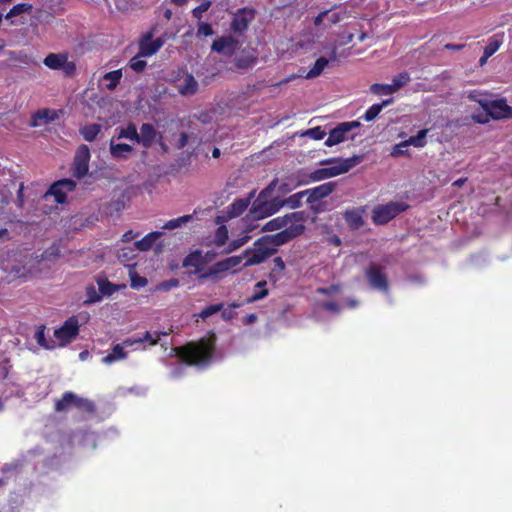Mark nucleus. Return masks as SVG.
Segmentation results:
<instances>
[{"label": "nucleus", "instance_id": "nucleus-1", "mask_svg": "<svg viewBox=\"0 0 512 512\" xmlns=\"http://www.w3.org/2000/svg\"><path fill=\"white\" fill-rule=\"evenodd\" d=\"M299 232V229L268 235L258 239L252 248L246 249L241 256H244L243 267H249L263 263L274 252L275 247L289 241V236Z\"/></svg>", "mask_w": 512, "mask_h": 512}, {"label": "nucleus", "instance_id": "nucleus-2", "mask_svg": "<svg viewBox=\"0 0 512 512\" xmlns=\"http://www.w3.org/2000/svg\"><path fill=\"white\" fill-rule=\"evenodd\" d=\"M277 181L273 180L265 189H263L256 200L253 202L247 216L241 222L252 223L277 213L282 207L279 195H274Z\"/></svg>", "mask_w": 512, "mask_h": 512}, {"label": "nucleus", "instance_id": "nucleus-3", "mask_svg": "<svg viewBox=\"0 0 512 512\" xmlns=\"http://www.w3.org/2000/svg\"><path fill=\"white\" fill-rule=\"evenodd\" d=\"M215 338L202 339L183 347L174 348L175 354L188 365L205 366L212 357Z\"/></svg>", "mask_w": 512, "mask_h": 512}, {"label": "nucleus", "instance_id": "nucleus-4", "mask_svg": "<svg viewBox=\"0 0 512 512\" xmlns=\"http://www.w3.org/2000/svg\"><path fill=\"white\" fill-rule=\"evenodd\" d=\"M477 101L483 108V112L472 115V119L475 122L486 124L490 119H512V107L507 104L506 99H479Z\"/></svg>", "mask_w": 512, "mask_h": 512}, {"label": "nucleus", "instance_id": "nucleus-5", "mask_svg": "<svg viewBox=\"0 0 512 512\" xmlns=\"http://www.w3.org/2000/svg\"><path fill=\"white\" fill-rule=\"evenodd\" d=\"M303 221L304 215L302 212H292L285 216L271 219L262 227V231L272 232L282 229L280 233H284L286 231H294V229H299V232L289 236V240H291L292 238L300 235L304 231Z\"/></svg>", "mask_w": 512, "mask_h": 512}, {"label": "nucleus", "instance_id": "nucleus-6", "mask_svg": "<svg viewBox=\"0 0 512 512\" xmlns=\"http://www.w3.org/2000/svg\"><path fill=\"white\" fill-rule=\"evenodd\" d=\"M361 161L362 156H353L338 161L326 160L323 162V164H329L330 166L314 171L311 174V178L314 181H320L323 179L338 176L340 174L348 172L351 168L359 164Z\"/></svg>", "mask_w": 512, "mask_h": 512}, {"label": "nucleus", "instance_id": "nucleus-7", "mask_svg": "<svg viewBox=\"0 0 512 512\" xmlns=\"http://www.w3.org/2000/svg\"><path fill=\"white\" fill-rule=\"evenodd\" d=\"M244 256L237 255L228 257L219 261L207 268V271L200 274V279H207L209 277H217L219 274L232 271L236 272L243 267Z\"/></svg>", "mask_w": 512, "mask_h": 512}, {"label": "nucleus", "instance_id": "nucleus-8", "mask_svg": "<svg viewBox=\"0 0 512 512\" xmlns=\"http://www.w3.org/2000/svg\"><path fill=\"white\" fill-rule=\"evenodd\" d=\"M72 406L85 412L94 411V404L92 401L79 397L73 392H65L63 396L55 402V410L58 412L66 411Z\"/></svg>", "mask_w": 512, "mask_h": 512}, {"label": "nucleus", "instance_id": "nucleus-9", "mask_svg": "<svg viewBox=\"0 0 512 512\" xmlns=\"http://www.w3.org/2000/svg\"><path fill=\"white\" fill-rule=\"evenodd\" d=\"M407 205L399 202H391L386 205H379L373 210V221L376 224H385L397 216L400 212L406 210Z\"/></svg>", "mask_w": 512, "mask_h": 512}, {"label": "nucleus", "instance_id": "nucleus-10", "mask_svg": "<svg viewBox=\"0 0 512 512\" xmlns=\"http://www.w3.org/2000/svg\"><path fill=\"white\" fill-rule=\"evenodd\" d=\"M410 81L408 73H400L393 78L391 84H373L370 87L372 93L377 95H390L398 91L400 88L406 86Z\"/></svg>", "mask_w": 512, "mask_h": 512}, {"label": "nucleus", "instance_id": "nucleus-11", "mask_svg": "<svg viewBox=\"0 0 512 512\" xmlns=\"http://www.w3.org/2000/svg\"><path fill=\"white\" fill-rule=\"evenodd\" d=\"M79 331V323L78 320L74 317L69 318L62 327L55 330L54 336L57 340V344L59 346H64L67 343L71 342L78 334Z\"/></svg>", "mask_w": 512, "mask_h": 512}, {"label": "nucleus", "instance_id": "nucleus-12", "mask_svg": "<svg viewBox=\"0 0 512 512\" xmlns=\"http://www.w3.org/2000/svg\"><path fill=\"white\" fill-rule=\"evenodd\" d=\"M360 126L358 121L343 122L332 129L325 141L326 146H334L348 139L347 134L354 128Z\"/></svg>", "mask_w": 512, "mask_h": 512}, {"label": "nucleus", "instance_id": "nucleus-13", "mask_svg": "<svg viewBox=\"0 0 512 512\" xmlns=\"http://www.w3.org/2000/svg\"><path fill=\"white\" fill-rule=\"evenodd\" d=\"M90 151L86 145H81L76 151L73 172L78 178H82L88 172Z\"/></svg>", "mask_w": 512, "mask_h": 512}, {"label": "nucleus", "instance_id": "nucleus-14", "mask_svg": "<svg viewBox=\"0 0 512 512\" xmlns=\"http://www.w3.org/2000/svg\"><path fill=\"white\" fill-rule=\"evenodd\" d=\"M335 186L336 184L334 182H327L315 188L305 190L307 202L311 205V208L317 211L318 208L314 205V203L331 194L334 191Z\"/></svg>", "mask_w": 512, "mask_h": 512}, {"label": "nucleus", "instance_id": "nucleus-15", "mask_svg": "<svg viewBox=\"0 0 512 512\" xmlns=\"http://www.w3.org/2000/svg\"><path fill=\"white\" fill-rule=\"evenodd\" d=\"M143 339H126L122 343L115 345L112 348V352L105 356L102 359V362L105 364H111L115 361L125 359L127 357V353L125 352V349L128 347H131L135 344L142 343Z\"/></svg>", "mask_w": 512, "mask_h": 512}, {"label": "nucleus", "instance_id": "nucleus-16", "mask_svg": "<svg viewBox=\"0 0 512 512\" xmlns=\"http://www.w3.org/2000/svg\"><path fill=\"white\" fill-rule=\"evenodd\" d=\"M239 48V42L232 36L220 37L212 44L213 51L225 56H232Z\"/></svg>", "mask_w": 512, "mask_h": 512}, {"label": "nucleus", "instance_id": "nucleus-17", "mask_svg": "<svg viewBox=\"0 0 512 512\" xmlns=\"http://www.w3.org/2000/svg\"><path fill=\"white\" fill-rule=\"evenodd\" d=\"M75 182L70 179H63L53 184L46 196H54L57 203H64L66 201V193L75 188Z\"/></svg>", "mask_w": 512, "mask_h": 512}, {"label": "nucleus", "instance_id": "nucleus-18", "mask_svg": "<svg viewBox=\"0 0 512 512\" xmlns=\"http://www.w3.org/2000/svg\"><path fill=\"white\" fill-rule=\"evenodd\" d=\"M174 86L183 96H191L198 91V82L191 74H183L179 76L175 80Z\"/></svg>", "mask_w": 512, "mask_h": 512}, {"label": "nucleus", "instance_id": "nucleus-19", "mask_svg": "<svg viewBox=\"0 0 512 512\" xmlns=\"http://www.w3.org/2000/svg\"><path fill=\"white\" fill-rule=\"evenodd\" d=\"M160 139L161 135L151 124H142L140 132H138V144H141L144 148H149L154 142Z\"/></svg>", "mask_w": 512, "mask_h": 512}, {"label": "nucleus", "instance_id": "nucleus-20", "mask_svg": "<svg viewBox=\"0 0 512 512\" xmlns=\"http://www.w3.org/2000/svg\"><path fill=\"white\" fill-rule=\"evenodd\" d=\"M163 45L160 38L153 39L152 36L146 35L140 42V56L148 57L155 54Z\"/></svg>", "mask_w": 512, "mask_h": 512}, {"label": "nucleus", "instance_id": "nucleus-21", "mask_svg": "<svg viewBox=\"0 0 512 512\" xmlns=\"http://www.w3.org/2000/svg\"><path fill=\"white\" fill-rule=\"evenodd\" d=\"M370 285L379 290H386L387 279L386 276L376 266L370 267L366 272Z\"/></svg>", "mask_w": 512, "mask_h": 512}, {"label": "nucleus", "instance_id": "nucleus-22", "mask_svg": "<svg viewBox=\"0 0 512 512\" xmlns=\"http://www.w3.org/2000/svg\"><path fill=\"white\" fill-rule=\"evenodd\" d=\"M183 265L185 267H193L194 273L198 275V278L200 279V274H203L207 271V269H204V261L201 252L196 251L194 253H191L188 255Z\"/></svg>", "mask_w": 512, "mask_h": 512}, {"label": "nucleus", "instance_id": "nucleus-23", "mask_svg": "<svg viewBox=\"0 0 512 512\" xmlns=\"http://www.w3.org/2000/svg\"><path fill=\"white\" fill-rule=\"evenodd\" d=\"M57 117H58V114L54 110H48V109L40 110L33 115L31 126L37 127L42 124L50 123V122L54 121L55 119H57Z\"/></svg>", "mask_w": 512, "mask_h": 512}, {"label": "nucleus", "instance_id": "nucleus-24", "mask_svg": "<svg viewBox=\"0 0 512 512\" xmlns=\"http://www.w3.org/2000/svg\"><path fill=\"white\" fill-rule=\"evenodd\" d=\"M253 19L251 12L242 11L237 13L231 23V28L236 32H242L245 30L249 22Z\"/></svg>", "mask_w": 512, "mask_h": 512}, {"label": "nucleus", "instance_id": "nucleus-25", "mask_svg": "<svg viewBox=\"0 0 512 512\" xmlns=\"http://www.w3.org/2000/svg\"><path fill=\"white\" fill-rule=\"evenodd\" d=\"M115 137L110 142V153L114 158H127L133 151L129 144L115 143Z\"/></svg>", "mask_w": 512, "mask_h": 512}, {"label": "nucleus", "instance_id": "nucleus-26", "mask_svg": "<svg viewBox=\"0 0 512 512\" xmlns=\"http://www.w3.org/2000/svg\"><path fill=\"white\" fill-rule=\"evenodd\" d=\"M116 139H127L132 142L138 143V131L134 124H129L127 127L117 128L115 130Z\"/></svg>", "mask_w": 512, "mask_h": 512}, {"label": "nucleus", "instance_id": "nucleus-27", "mask_svg": "<svg viewBox=\"0 0 512 512\" xmlns=\"http://www.w3.org/2000/svg\"><path fill=\"white\" fill-rule=\"evenodd\" d=\"M122 78V71L115 70L106 73L102 78V85L108 90H114Z\"/></svg>", "mask_w": 512, "mask_h": 512}, {"label": "nucleus", "instance_id": "nucleus-28", "mask_svg": "<svg viewBox=\"0 0 512 512\" xmlns=\"http://www.w3.org/2000/svg\"><path fill=\"white\" fill-rule=\"evenodd\" d=\"M162 232L154 231L148 233L144 238L135 243L136 247L141 251L149 250L152 245L162 236Z\"/></svg>", "mask_w": 512, "mask_h": 512}, {"label": "nucleus", "instance_id": "nucleus-29", "mask_svg": "<svg viewBox=\"0 0 512 512\" xmlns=\"http://www.w3.org/2000/svg\"><path fill=\"white\" fill-rule=\"evenodd\" d=\"M242 223H243V227H245V230H244L245 233H249L250 231L254 230L257 227L256 224L245 223V222H242ZM249 240H250V236L248 234L244 235L243 237H241L239 239L233 240L229 244L228 252H231V251H234V250L240 248L245 243H247Z\"/></svg>", "mask_w": 512, "mask_h": 512}, {"label": "nucleus", "instance_id": "nucleus-30", "mask_svg": "<svg viewBox=\"0 0 512 512\" xmlns=\"http://www.w3.org/2000/svg\"><path fill=\"white\" fill-rule=\"evenodd\" d=\"M67 63V56L64 54H49L44 59V64L50 69H60L64 64Z\"/></svg>", "mask_w": 512, "mask_h": 512}, {"label": "nucleus", "instance_id": "nucleus-31", "mask_svg": "<svg viewBox=\"0 0 512 512\" xmlns=\"http://www.w3.org/2000/svg\"><path fill=\"white\" fill-rule=\"evenodd\" d=\"M72 443L74 445L96 446V437L93 433L79 432L73 436Z\"/></svg>", "mask_w": 512, "mask_h": 512}, {"label": "nucleus", "instance_id": "nucleus-32", "mask_svg": "<svg viewBox=\"0 0 512 512\" xmlns=\"http://www.w3.org/2000/svg\"><path fill=\"white\" fill-rule=\"evenodd\" d=\"M267 282L266 281H260L256 283L254 287L253 294L246 299L247 303H253L258 300H261L265 298L268 295V290L266 289Z\"/></svg>", "mask_w": 512, "mask_h": 512}, {"label": "nucleus", "instance_id": "nucleus-33", "mask_svg": "<svg viewBox=\"0 0 512 512\" xmlns=\"http://www.w3.org/2000/svg\"><path fill=\"white\" fill-rule=\"evenodd\" d=\"M346 222L353 228H359L363 224L362 213L358 209H352L345 212Z\"/></svg>", "mask_w": 512, "mask_h": 512}, {"label": "nucleus", "instance_id": "nucleus-34", "mask_svg": "<svg viewBox=\"0 0 512 512\" xmlns=\"http://www.w3.org/2000/svg\"><path fill=\"white\" fill-rule=\"evenodd\" d=\"M329 60L324 57H320L315 62L314 66L308 71V73L304 76L306 79H312L318 77L325 67L328 65Z\"/></svg>", "mask_w": 512, "mask_h": 512}, {"label": "nucleus", "instance_id": "nucleus-35", "mask_svg": "<svg viewBox=\"0 0 512 512\" xmlns=\"http://www.w3.org/2000/svg\"><path fill=\"white\" fill-rule=\"evenodd\" d=\"M277 181V185L275 187V190H277V193L275 195H279V198H281L282 195L292 191L294 188L298 186V183L294 182L291 179H282L279 181L278 179H275Z\"/></svg>", "mask_w": 512, "mask_h": 512}, {"label": "nucleus", "instance_id": "nucleus-36", "mask_svg": "<svg viewBox=\"0 0 512 512\" xmlns=\"http://www.w3.org/2000/svg\"><path fill=\"white\" fill-rule=\"evenodd\" d=\"M428 129L420 130L417 135L411 136L408 140H405L408 146H414L416 148H422L427 144L426 137L428 135Z\"/></svg>", "mask_w": 512, "mask_h": 512}, {"label": "nucleus", "instance_id": "nucleus-37", "mask_svg": "<svg viewBox=\"0 0 512 512\" xmlns=\"http://www.w3.org/2000/svg\"><path fill=\"white\" fill-rule=\"evenodd\" d=\"M250 199H238L229 207V214L232 217L241 215L249 206Z\"/></svg>", "mask_w": 512, "mask_h": 512}, {"label": "nucleus", "instance_id": "nucleus-38", "mask_svg": "<svg viewBox=\"0 0 512 512\" xmlns=\"http://www.w3.org/2000/svg\"><path fill=\"white\" fill-rule=\"evenodd\" d=\"M191 219V215H184L175 219H171L167 221L162 228L166 230H174L187 224Z\"/></svg>", "mask_w": 512, "mask_h": 512}, {"label": "nucleus", "instance_id": "nucleus-39", "mask_svg": "<svg viewBox=\"0 0 512 512\" xmlns=\"http://www.w3.org/2000/svg\"><path fill=\"white\" fill-rule=\"evenodd\" d=\"M502 45V38L499 35H495L490 38L489 43L484 48V54L491 57Z\"/></svg>", "mask_w": 512, "mask_h": 512}, {"label": "nucleus", "instance_id": "nucleus-40", "mask_svg": "<svg viewBox=\"0 0 512 512\" xmlns=\"http://www.w3.org/2000/svg\"><path fill=\"white\" fill-rule=\"evenodd\" d=\"M256 62V58L252 54L236 57L235 64L237 68L248 69L252 67Z\"/></svg>", "mask_w": 512, "mask_h": 512}, {"label": "nucleus", "instance_id": "nucleus-41", "mask_svg": "<svg viewBox=\"0 0 512 512\" xmlns=\"http://www.w3.org/2000/svg\"><path fill=\"white\" fill-rule=\"evenodd\" d=\"M100 130H101V126L100 125L92 124V125H89V126H85L81 130V134L83 135L85 140L93 141L96 138V136L98 135V133L100 132Z\"/></svg>", "mask_w": 512, "mask_h": 512}, {"label": "nucleus", "instance_id": "nucleus-42", "mask_svg": "<svg viewBox=\"0 0 512 512\" xmlns=\"http://www.w3.org/2000/svg\"><path fill=\"white\" fill-rule=\"evenodd\" d=\"M306 196L305 191H301L291 195L290 197L282 200L283 206H288L290 208H296L300 205L302 198Z\"/></svg>", "mask_w": 512, "mask_h": 512}, {"label": "nucleus", "instance_id": "nucleus-43", "mask_svg": "<svg viewBox=\"0 0 512 512\" xmlns=\"http://www.w3.org/2000/svg\"><path fill=\"white\" fill-rule=\"evenodd\" d=\"M98 290L101 293V296L111 295L116 291V286L110 283L108 280L99 279L97 281Z\"/></svg>", "mask_w": 512, "mask_h": 512}, {"label": "nucleus", "instance_id": "nucleus-44", "mask_svg": "<svg viewBox=\"0 0 512 512\" xmlns=\"http://www.w3.org/2000/svg\"><path fill=\"white\" fill-rule=\"evenodd\" d=\"M86 296L87 299L85 303H95L102 299L100 291L94 285H88L86 287Z\"/></svg>", "mask_w": 512, "mask_h": 512}, {"label": "nucleus", "instance_id": "nucleus-45", "mask_svg": "<svg viewBox=\"0 0 512 512\" xmlns=\"http://www.w3.org/2000/svg\"><path fill=\"white\" fill-rule=\"evenodd\" d=\"M228 239V229L226 226L222 225L217 228L214 235V243L217 246H222L226 243Z\"/></svg>", "mask_w": 512, "mask_h": 512}, {"label": "nucleus", "instance_id": "nucleus-46", "mask_svg": "<svg viewBox=\"0 0 512 512\" xmlns=\"http://www.w3.org/2000/svg\"><path fill=\"white\" fill-rule=\"evenodd\" d=\"M222 308H223L222 304L209 305L200 312L199 317L202 319H206V318L214 315L215 313L221 311Z\"/></svg>", "mask_w": 512, "mask_h": 512}, {"label": "nucleus", "instance_id": "nucleus-47", "mask_svg": "<svg viewBox=\"0 0 512 512\" xmlns=\"http://www.w3.org/2000/svg\"><path fill=\"white\" fill-rule=\"evenodd\" d=\"M383 109V105L374 104L364 114L363 118L366 121L374 120Z\"/></svg>", "mask_w": 512, "mask_h": 512}, {"label": "nucleus", "instance_id": "nucleus-48", "mask_svg": "<svg viewBox=\"0 0 512 512\" xmlns=\"http://www.w3.org/2000/svg\"><path fill=\"white\" fill-rule=\"evenodd\" d=\"M164 335L166 336V332H146L144 337L142 338L143 341L149 342L151 345H156L158 341L160 340V336Z\"/></svg>", "mask_w": 512, "mask_h": 512}, {"label": "nucleus", "instance_id": "nucleus-49", "mask_svg": "<svg viewBox=\"0 0 512 512\" xmlns=\"http://www.w3.org/2000/svg\"><path fill=\"white\" fill-rule=\"evenodd\" d=\"M140 57V55L135 56L129 62L130 67L136 72H140L146 67V61L142 60Z\"/></svg>", "mask_w": 512, "mask_h": 512}, {"label": "nucleus", "instance_id": "nucleus-50", "mask_svg": "<svg viewBox=\"0 0 512 512\" xmlns=\"http://www.w3.org/2000/svg\"><path fill=\"white\" fill-rule=\"evenodd\" d=\"M178 286H179V280H177V279H169V280L161 282L157 286V289L161 290V291H169V290H171L173 288H176Z\"/></svg>", "mask_w": 512, "mask_h": 512}, {"label": "nucleus", "instance_id": "nucleus-51", "mask_svg": "<svg viewBox=\"0 0 512 512\" xmlns=\"http://www.w3.org/2000/svg\"><path fill=\"white\" fill-rule=\"evenodd\" d=\"M407 148H408V144L406 143V141L396 144L392 148L391 155L393 157H398V156L404 155L407 152Z\"/></svg>", "mask_w": 512, "mask_h": 512}, {"label": "nucleus", "instance_id": "nucleus-52", "mask_svg": "<svg viewBox=\"0 0 512 512\" xmlns=\"http://www.w3.org/2000/svg\"><path fill=\"white\" fill-rule=\"evenodd\" d=\"M29 9V6L26 5V4H18V5H15L6 15V18L9 19V18H12L14 16H17V15H20L22 13H24L25 11H27Z\"/></svg>", "mask_w": 512, "mask_h": 512}, {"label": "nucleus", "instance_id": "nucleus-53", "mask_svg": "<svg viewBox=\"0 0 512 512\" xmlns=\"http://www.w3.org/2000/svg\"><path fill=\"white\" fill-rule=\"evenodd\" d=\"M304 135L309 136L310 138L315 140H321L324 138L326 133L323 130H321L320 127H315L307 130Z\"/></svg>", "mask_w": 512, "mask_h": 512}, {"label": "nucleus", "instance_id": "nucleus-54", "mask_svg": "<svg viewBox=\"0 0 512 512\" xmlns=\"http://www.w3.org/2000/svg\"><path fill=\"white\" fill-rule=\"evenodd\" d=\"M35 339L37 340L38 344L47 348V349H52L54 348V345H48L45 341V333H44V329H39L36 333H35Z\"/></svg>", "mask_w": 512, "mask_h": 512}, {"label": "nucleus", "instance_id": "nucleus-55", "mask_svg": "<svg viewBox=\"0 0 512 512\" xmlns=\"http://www.w3.org/2000/svg\"><path fill=\"white\" fill-rule=\"evenodd\" d=\"M210 7V3L209 2H205V3H202L201 5H199L198 7H196L194 10H193V16L197 19H200L202 17V14L208 10V8Z\"/></svg>", "mask_w": 512, "mask_h": 512}, {"label": "nucleus", "instance_id": "nucleus-56", "mask_svg": "<svg viewBox=\"0 0 512 512\" xmlns=\"http://www.w3.org/2000/svg\"><path fill=\"white\" fill-rule=\"evenodd\" d=\"M239 306H240L239 304L233 303L229 309H224L221 314L222 318L226 321L234 318L235 314H234L233 308H237Z\"/></svg>", "mask_w": 512, "mask_h": 512}, {"label": "nucleus", "instance_id": "nucleus-57", "mask_svg": "<svg viewBox=\"0 0 512 512\" xmlns=\"http://www.w3.org/2000/svg\"><path fill=\"white\" fill-rule=\"evenodd\" d=\"M198 34L203 36H210L213 34V30L209 24L201 23L198 28Z\"/></svg>", "mask_w": 512, "mask_h": 512}, {"label": "nucleus", "instance_id": "nucleus-58", "mask_svg": "<svg viewBox=\"0 0 512 512\" xmlns=\"http://www.w3.org/2000/svg\"><path fill=\"white\" fill-rule=\"evenodd\" d=\"M147 284V280L143 277L132 278V287H143Z\"/></svg>", "mask_w": 512, "mask_h": 512}, {"label": "nucleus", "instance_id": "nucleus-59", "mask_svg": "<svg viewBox=\"0 0 512 512\" xmlns=\"http://www.w3.org/2000/svg\"><path fill=\"white\" fill-rule=\"evenodd\" d=\"M273 262H274L275 268H277V269H278V270H280V271L284 270V268H285V263H284V261L282 260V258H280V257H276V258H274Z\"/></svg>", "mask_w": 512, "mask_h": 512}, {"label": "nucleus", "instance_id": "nucleus-60", "mask_svg": "<svg viewBox=\"0 0 512 512\" xmlns=\"http://www.w3.org/2000/svg\"><path fill=\"white\" fill-rule=\"evenodd\" d=\"M187 144V135L185 133H181L178 148H183Z\"/></svg>", "mask_w": 512, "mask_h": 512}, {"label": "nucleus", "instance_id": "nucleus-61", "mask_svg": "<svg viewBox=\"0 0 512 512\" xmlns=\"http://www.w3.org/2000/svg\"><path fill=\"white\" fill-rule=\"evenodd\" d=\"M324 308L328 311H332V312H338V307L336 304L334 303H325L324 304Z\"/></svg>", "mask_w": 512, "mask_h": 512}, {"label": "nucleus", "instance_id": "nucleus-62", "mask_svg": "<svg viewBox=\"0 0 512 512\" xmlns=\"http://www.w3.org/2000/svg\"><path fill=\"white\" fill-rule=\"evenodd\" d=\"M134 238L132 231H128L123 235V241L128 242Z\"/></svg>", "mask_w": 512, "mask_h": 512}, {"label": "nucleus", "instance_id": "nucleus-63", "mask_svg": "<svg viewBox=\"0 0 512 512\" xmlns=\"http://www.w3.org/2000/svg\"><path fill=\"white\" fill-rule=\"evenodd\" d=\"M256 315L255 314H250L248 315L245 319H246V323H252L256 320Z\"/></svg>", "mask_w": 512, "mask_h": 512}, {"label": "nucleus", "instance_id": "nucleus-64", "mask_svg": "<svg viewBox=\"0 0 512 512\" xmlns=\"http://www.w3.org/2000/svg\"><path fill=\"white\" fill-rule=\"evenodd\" d=\"M488 58H489V56H486V54H484V55L480 58V60H479V64H480V66H484V65L486 64V62H487Z\"/></svg>", "mask_w": 512, "mask_h": 512}]
</instances>
